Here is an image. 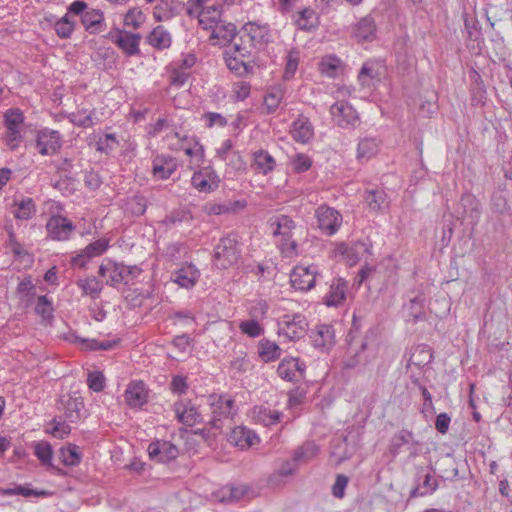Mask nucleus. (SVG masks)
<instances>
[{"instance_id":"13","label":"nucleus","mask_w":512,"mask_h":512,"mask_svg":"<svg viewBox=\"0 0 512 512\" xmlns=\"http://www.w3.org/2000/svg\"><path fill=\"white\" fill-rule=\"evenodd\" d=\"M318 226L328 235L334 234L341 224V215L333 208L320 206L316 210Z\"/></svg>"},{"instance_id":"20","label":"nucleus","mask_w":512,"mask_h":512,"mask_svg":"<svg viewBox=\"0 0 512 512\" xmlns=\"http://www.w3.org/2000/svg\"><path fill=\"white\" fill-rule=\"evenodd\" d=\"M224 59L228 69L239 77L252 73L254 66L246 58L232 54L231 51H224Z\"/></svg>"},{"instance_id":"8","label":"nucleus","mask_w":512,"mask_h":512,"mask_svg":"<svg viewBox=\"0 0 512 512\" xmlns=\"http://www.w3.org/2000/svg\"><path fill=\"white\" fill-rule=\"evenodd\" d=\"M36 147L41 155L55 154L62 147V137L56 130H41L37 136Z\"/></svg>"},{"instance_id":"3","label":"nucleus","mask_w":512,"mask_h":512,"mask_svg":"<svg viewBox=\"0 0 512 512\" xmlns=\"http://www.w3.org/2000/svg\"><path fill=\"white\" fill-rule=\"evenodd\" d=\"M24 123V114L19 108H10L4 114V124L6 127V144L11 150L18 147L22 140L21 128Z\"/></svg>"},{"instance_id":"61","label":"nucleus","mask_w":512,"mask_h":512,"mask_svg":"<svg viewBox=\"0 0 512 512\" xmlns=\"http://www.w3.org/2000/svg\"><path fill=\"white\" fill-rule=\"evenodd\" d=\"M53 427L49 431L54 437L64 438L65 435H68L71 432V427L69 424H66L65 421H58L56 418L52 420Z\"/></svg>"},{"instance_id":"52","label":"nucleus","mask_w":512,"mask_h":512,"mask_svg":"<svg viewBox=\"0 0 512 512\" xmlns=\"http://www.w3.org/2000/svg\"><path fill=\"white\" fill-rule=\"evenodd\" d=\"M283 98V91L280 88H273L264 98V104L268 113L276 111Z\"/></svg>"},{"instance_id":"14","label":"nucleus","mask_w":512,"mask_h":512,"mask_svg":"<svg viewBox=\"0 0 512 512\" xmlns=\"http://www.w3.org/2000/svg\"><path fill=\"white\" fill-rule=\"evenodd\" d=\"M141 35L124 30H117L115 35L111 36L112 41L127 55L134 56L140 53L139 43Z\"/></svg>"},{"instance_id":"25","label":"nucleus","mask_w":512,"mask_h":512,"mask_svg":"<svg viewBox=\"0 0 512 512\" xmlns=\"http://www.w3.org/2000/svg\"><path fill=\"white\" fill-rule=\"evenodd\" d=\"M199 278V271L192 264L182 267L173 274V281L184 288H191Z\"/></svg>"},{"instance_id":"55","label":"nucleus","mask_w":512,"mask_h":512,"mask_svg":"<svg viewBox=\"0 0 512 512\" xmlns=\"http://www.w3.org/2000/svg\"><path fill=\"white\" fill-rule=\"evenodd\" d=\"M108 247V240L102 238L90 243L84 248V250L91 258H93L102 255Z\"/></svg>"},{"instance_id":"31","label":"nucleus","mask_w":512,"mask_h":512,"mask_svg":"<svg viewBox=\"0 0 512 512\" xmlns=\"http://www.w3.org/2000/svg\"><path fill=\"white\" fill-rule=\"evenodd\" d=\"M242 35L248 40V42L261 43L265 41L267 36V29L265 26H260L255 23H246L241 29Z\"/></svg>"},{"instance_id":"12","label":"nucleus","mask_w":512,"mask_h":512,"mask_svg":"<svg viewBox=\"0 0 512 512\" xmlns=\"http://www.w3.org/2000/svg\"><path fill=\"white\" fill-rule=\"evenodd\" d=\"M173 410L176 414V418L183 425L192 427L197 423L204 422L201 413L192 405L191 401H178L174 403Z\"/></svg>"},{"instance_id":"21","label":"nucleus","mask_w":512,"mask_h":512,"mask_svg":"<svg viewBox=\"0 0 512 512\" xmlns=\"http://www.w3.org/2000/svg\"><path fill=\"white\" fill-rule=\"evenodd\" d=\"M373 335V332H370ZM369 333H367L360 344V348L357 349L354 354L349 357L343 363L344 369H354L359 366L366 365L371 361L370 356L366 353L369 350Z\"/></svg>"},{"instance_id":"36","label":"nucleus","mask_w":512,"mask_h":512,"mask_svg":"<svg viewBox=\"0 0 512 512\" xmlns=\"http://www.w3.org/2000/svg\"><path fill=\"white\" fill-rule=\"evenodd\" d=\"M253 156L254 163L252 166L255 167L256 170L264 175L274 170L275 160L267 151L258 150L254 152Z\"/></svg>"},{"instance_id":"47","label":"nucleus","mask_w":512,"mask_h":512,"mask_svg":"<svg viewBox=\"0 0 512 512\" xmlns=\"http://www.w3.org/2000/svg\"><path fill=\"white\" fill-rule=\"evenodd\" d=\"M386 193L383 190H370L366 192L365 200L372 210H381L386 203Z\"/></svg>"},{"instance_id":"34","label":"nucleus","mask_w":512,"mask_h":512,"mask_svg":"<svg viewBox=\"0 0 512 512\" xmlns=\"http://www.w3.org/2000/svg\"><path fill=\"white\" fill-rule=\"evenodd\" d=\"M433 360L432 348L428 345H418L410 356V363L417 367H424Z\"/></svg>"},{"instance_id":"10","label":"nucleus","mask_w":512,"mask_h":512,"mask_svg":"<svg viewBox=\"0 0 512 512\" xmlns=\"http://www.w3.org/2000/svg\"><path fill=\"white\" fill-rule=\"evenodd\" d=\"M178 448L169 441L157 440L148 446V454L152 460L161 463H168L178 456Z\"/></svg>"},{"instance_id":"38","label":"nucleus","mask_w":512,"mask_h":512,"mask_svg":"<svg viewBox=\"0 0 512 512\" xmlns=\"http://www.w3.org/2000/svg\"><path fill=\"white\" fill-rule=\"evenodd\" d=\"M59 457L65 466H77L81 462V452L79 446L68 444L59 450Z\"/></svg>"},{"instance_id":"30","label":"nucleus","mask_w":512,"mask_h":512,"mask_svg":"<svg viewBox=\"0 0 512 512\" xmlns=\"http://www.w3.org/2000/svg\"><path fill=\"white\" fill-rule=\"evenodd\" d=\"M297 369V358H284L278 365L277 373L284 380L298 382Z\"/></svg>"},{"instance_id":"6","label":"nucleus","mask_w":512,"mask_h":512,"mask_svg":"<svg viewBox=\"0 0 512 512\" xmlns=\"http://www.w3.org/2000/svg\"><path fill=\"white\" fill-rule=\"evenodd\" d=\"M275 224L276 230L273 232V234L282 236V252L286 253L287 255L295 253L297 244L295 241L290 240L291 231L295 227L294 221L286 215H281L276 218Z\"/></svg>"},{"instance_id":"64","label":"nucleus","mask_w":512,"mask_h":512,"mask_svg":"<svg viewBox=\"0 0 512 512\" xmlns=\"http://www.w3.org/2000/svg\"><path fill=\"white\" fill-rule=\"evenodd\" d=\"M450 422L451 418L447 413H440L436 417L435 428L439 433L446 434L449 430Z\"/></svg>"},{"instance_id":"39","label":"nucleus","mask_w":512,"mask_h":512,"mask_svg":"<svg viewBox=\"0 0 512 512\" xmlns=\"http://www.w3.org/2000/svg\"><path fill=\"white\" fill-rule=\"evenodd\" d=\"M378 142L375 138L361 139L357 147V159L368 160L378 152Z\"/></svg>"},{"instance_id":"45","label":"nucleus","mask_w":512,"mask_h":512,"mask_svg":"<svg viewBox=\"0 0 512 512\" xmlns=\"http://www.w3.org/2000/svg\"><path fill=\"white\" fill-rule=\"evenodd\" d=\"M75 29V22L70 19L68 14L59 19L55 25L54 30L56 34L62 39H68Z\"/></svg>"},{"instance_id":"9","label":"nucleus","mask_w":512,"mask_h":512,"mask_svg":"<svg viewBox=\"0 0 512 512\" xmlns=\"http://www.w3.org/2000/svg\"><path fill=\"white\" fill-rule=\"evenodd\" d=\"M315 280L316 268L314 266H296L290 274L292 287L300 291H308L313 288Z\"/></svg>"},{"instance_id":"51","label":"nucleus","mask_w":512,"mask_h":512,"mask_svg":"<svg viewBox=\"0 0 512 512\" xmlns=\"http://www.w3.org/2000/svg\"><path fill=\"white\" fill-rule=\"evenodd\" d=\"M145 21V15L139 8H131L127 11L124 18L126 26H131L134 29L139 28Z\"/></svg>"},{"instance_id":"33","label":"nucleus","mask_w":512,"mask_h":512,"mask_svg":"<svg viewBox=\"0 0 512 512\" xmlns=\"http://www.w3.org/2000/svg\"><path fill=\"white\" fill-rule=\"evenodd\" d=\"M319 452V447L311 441H307L299 446L293 454L294 462L297 464L307 463L312 460Z\"/></svg>"},{"instance_id":"46","label":"nucleus","mask_w":512,"mask_h":512,"mask_svg":"<svg viewBox=\"0 0 512 512\" xmlns=\"http://www.w3.org/2000/svg\"><path fill=\"white\" fill-rule=\"evenodd\" d=\"M15 205L16 209L13 213L17 219L28 220L35 214V204L31 198H26Z\"/></svg>"},{"instance_id":"57","label":"nucleus","mask_w":512,"mask_h":512,"mask_svg":"<svg viewBox=\"0 0 512 512\" xmlns=\"http://www.w3.org/2000/svg\"><path fill=\"white\" fill-rule=\"evenodd\" d=\"M292 165L295 172L301 173L310 169L312 160L309 156L299 153L293 158Z\"/></svg>"},{"instance_id":"58","label":"nucleus","mask_w":512,"mask_h":512,"mask_svg":"<svg viewBox=\"0 0 512 512\" xmlns=\"http://www.w3.org/2000/svg\"><path fill=\"white\" fill-rule=\"evenodd\" d=\"M358 246L364 247L365 244L364 243L356 244L355 247H349L346 244H341L338 246L337 251L340 254L345 255L347 257L348 261L350 262V264L352 265V264L357 263L359 260V258L357 256Z\"/></svg>"},{"instance_id":"40","label":"nucleus","mask_w":512,"mask_h":512,"mask_svg":"<svg viewBox=\"0 0 512 512\" xmlns=\"http://www.w3.org/2000/svg\"><path fill=\"white\" fill-rule=\"evenodd\" d=\"M258 353L265 362H269L280 357L281 349L272 341L261 340L258 346Z\"/></svg>"},{"instance_id":"7","label":"nucleus","mask_w":512,"mask_h":512,"mask_svg":"<svg viewBox=\"0 0 512 512\" xmlns=\"http://www.w3.org/2000/svg\"><path fill=\"white\" fill-rule=\"evenodd\" d=\"M280 328L279 333H283L290 340L301 338L307 326V322L304 316L295 314L292 317L284 315L279 322Z\"/></svg>"},{"instance_id":"22","label":"nucleus","mask_w":512,"mask_h":512,"mask_svg":"<svg viewBox=\"0 0 512 512\" xmlns=\"http://www.w3.org/2000/svg\"><path fill=\"white\" fill-rule=\"evenodd\" d=\"M229 442L241 449L249 448L259 441L258 436L245 427L234 428L229 435Z\"/></svg>"},{"instance_id":"11","label":"nucleus","mask_w":512,"mask_h":512,"mask_svg":"<svg viewBox=\"0 0 512 512\" xmlns=\"http://www.w3.org/2000/svg\"><path fill=\"white\" fill-rule=\"evenodd\" d=\"M234 400L225 399L223 396L211 403L212 418L208 421L213 429L222 428V419H228L233 415Z\"/></svg>"},{"instance_id":"32","label":"nucleus","mask_w":512,"mask_h":512,"mask_svg":"<svg viewBox=\"0 0 512 512\" xmlns=\"http://www.w3.org/2000/svg\"><path fill=\"white\" fill-rule=\"evenodd\" d=\"M147 39L151 46L159 50L168 48L171 45L170 33L163 26L154 28Z\"/></svg>"},{"instance_id":"63","label":"nucleus","mask_w":512,"mask_h":512,"mask_svg":"<svg viewBox=\"0 0 512 512\" xmlns=\"http://www.w3.org/2000/svg\"><path fill=\"white\" fill-rule=\"evenodd\" d=\"M347 484L348 477L343 474H338L335 483L332 486V495L339 499L343 498Z\"/></svg>"},{"instance_id":"59","label":"nucleus","mask_w":512,"mask_h":512,"mask_svg":"<svg viewBox=\"0 0 512 512\" xmlns=\"http://www.w3.org/2000/svg\"><path fill=\"white\" fill-rule=\"evenodd\" d=\"M240 329L244 334H247L250 337H257L263 331L260 324L256 320H248L242 322L240 324Z\"/></svg>"},{"instance_id":"26","label":"nucleus","mask_w":512,"mask_h":512,"mask_svg":"<svg viewBox=\"0 0 512 512\" xmlns=\"http://www.w3.org/2000/svg\"><path fill=\"white\" fill-rule=\"evenodd\" d=\"M192 185L200 192H211L218 187L219 180L215 174L201 171L195 172L191 179Z\"/></svg>"},{"instance_id":"15","label":"nucleus","mask_w":512,"mask_h":512,"mask_svg":"<svg viewBox=\"0 0 512 512\" xmlns=\"http://www.w3.org/2000/svg\"><path fill=\"white\" fill-rule=\"evenodd\" d=\"M47 231L53 240H67L74 230L73 223L65 217L53 216L46 225Z\"/></svg>"},{"instance_id":"16","label":"nucleus","mask_w":512,"mask_h":512,"mask_svg":"<svg viewBox=\"0 0 512 512\" xmlns=\"http://www.w3.org/2000/svg\"><path fill=\"white\" fill-rule=\"evenodd\" d=\"M76 394L62 395L58 402V409L64 410L65 418L72 423L80 419V410L84 406L82 398Z\"/></svg>"},{"instance_id":"5","label":"nucleus","mask_w":512,"mask_h":512,"mask_svg":"<svg viewBox=\"0 0 512 512\" xmlns=\"http://www.w3.org/2000/svg\"><path fill=\"white\" fill-rule=\"evenodd\" d=\"M330 113L336 124L342 128H355L360 122L356 110L346 101L334 103Z\"/></svg>"},{"instance_id":"53","label":"nucleus","mask_w":512,"mask_h":512,"mask_svg":"<svg viewBox=\"0 0 512 512\" xmlns=\"http://www.w3.org/2000/svg\"><path fill=\"white\" fill-rule=\"evenodd\" d=\"M341 61L334 56L323 58L320 62V70L329 77H334L340 67Z\"/></svg>"},{"instance_id":"48","label":"nucleus","mask_w":512,"mask_h":512,"mask_svg":"<svg viewBox=\"0 0 512 512\" xmlns=\"http://www.w3.org/2000/svg\"><path fill=\"white\" fill-rule=\"evenodd\" d=\"M299 65V51L292 49L288 52L286 57V65L284 70V79L289 80L293 78Z\"/></svg>"},{"instance_id":"60","label":"nucleus","mask_w":512,"mask_h":512,"mask_svg":"<svg viewBox=\"0 0 512 512\" xmlns=\"http://www.w3.org/2000/svg\"><path fill=\"white\" fill-rule=\"evenodd\" d=\"M192 220V215L189 211L185 210H176L172 212L167 218L165 219V223L167 225L169 224H177L182 222H189Z\"/></svg>"},{"instance_id":"23","label":"nucleus","mask_w":512,"mask_h":512,"mask_svg":"<svg viewBox=\"0 0 512 512\" xmlns=\"http://www.w3.org/2000/svg\"><path fill=\"white\" fill-rule=\"evenodd\" d=\"M376 25L371 16L359 20L353 29V37L358 41H371L375 36Z\"/></svg>"},{"instance_id":"42","label":"nucleus","mask_w":512,"mask_h":512,"mask_svg":"<svg viewBox=\"0 0 512 512\" xmlns=\"http://www.w3.org/2000/svg\"><path fill=\"white\" fill-rule=\"evenodd\" d=\"M236 36V26L233 23H226L225 21L219 20L215 22L211 38H222L227 41H231Z\"/></svg>"},{"instance_id":"56","label":"nucleus","mask_w":512,"mask_h":512,"mask_svg":"<svg viewBox=\"0 0 512 512\" xmlns=\"http://www.w3.org/2000/svg\"><path fill=\"white\" fill-rule=\"evenodd\" d=\"M88 387L94 392H101L105 387V377L100 371H93L88 374Z\"/></svg>"},{"instance_id":"44","label":"nucleus","mask_w":512,"mask_h":512,"mask_svg":"<svg viewBox=\"0 0 512 512\" xmlns=\"http://www.w3.org/2000/svg\"><path fill=\"white\" fill-rule=\"evenodd\" d=\"M77 284L84 295H90L92 298H97L102 290V283L96 277L81 279Z\"/></svg>"},{"instance_id":"18","label":"nucleus","mask_w":512,"mask_h":512,"mask_svg":"<svg viewBox=\"0 0 512 512\" xmlns=\"http://www.w3.org/2000/svg\"><path fill=\"white\" fill-rule=\"evenodd\" d=\"M184 9V4L177 0H160L155 6L153 15L157 21H167L179 15Z\"/></svg>"},{"instance_id":"35","label":"nucleus","mask_w":512,"mask_h":512,"mask_svg":"<svg viewBox=\"0 0 512 512\" xmlns=\"http://www.w3.org/2000/svg\"><path fill=\"white\" fill-rule=\"evenodd\" d=\"M347 283L344 279H336L330 287V293L326 298L328 306H336L345 300V290Z\"/></svg>"},{"instance_id":"27","label":"nucleus","mask_w":512,"mask_h":512,"mask_svg":"<svg viewBox=\"0 0 512 512\" xmlns=\"http://www.w3.org/2000/svg\"><path fill=\"white\" fill-rule=\"evenodd\" d=\"M81 22L90 34L99 33L104 22L103 12L96 9L86 11L81 16Z\"/></svg>"},{"instance_id":"17","label":"nucleus","mask_w":512,"mask_h":512,"mask_svg":"<svg viewBox=\"0 0 512 512\" xmlns=\"http://www.w3.org/2000/svg\"><path fill=\"white\" fill-rule=\"evenodd\" d=\"M125 401L131 408H140L148 401V390L144 382L133 381L125 391Z\"/></svg>"},{"instance_id":"1","label":"nucleus","mask_w":512,"mask_h":512,"mask_svg":"<svg viewBox=\"0 0 512 512\" xmlns=\"http://www.w3.org/2000/svg\"><path fill=\"white\" fill-rule=\"evenodd\" d=\"M240 256L241 251L238 246V239L233 233L220 239L214 249L213 255L216 266L221 269H227L231 265L237 263Z\"/></svg>"},{"instance_id":"41","label":"nucleus","mask_w":512,"mask_h":512,"mask_svg":"<svg viewBox=\"0 0 512 512\" xmlns=\"http://www.w3.org/2000/svg\"><path fill=\"white\" fill-rule=\"evenodd\" d=\"M413 436V432L406 429L396 433L391 439L389 447L390 453L394 457L397 456L400 453L402 446L408 445L412 441Z\"/></svg>"},{"instance_id":"54","label":"nucleus","mask_w":512,"mask_h":512,"mask_svg":"<svg viewBox=\"0 0 512 512\" xmlns=\"http://www.w3.org/2000/svg\"><path fill=\"white\" fill-rule=\"evenodd\" d=\"M35 311L43 319H50L53 317V307L51 301L46 295H41L37 299Z\"/></svg>"},{"instance_id":"37","label":"nucleus","mask_w":512,"mask_h":512,"mask_svg":"<svg viewBox=\"0 0 512 512\" xmlns=\"http://www.w3.org/2000/svg\"><path fill=\"white\" fill-rule=\"evenodd\" d=\"M248 491L249 488L246 485H227L220 491V500L222 502H238L247 495Z\"/></svg>"},{"instance_id":"49","label":"nucleus","mask_w":512,"mask_h":512,"mask_svg":"<svg viewBox=\"0 0 512 512\" xmlns=\"http://www.w3.org/2000/svg\"><path fill=\"white\" fill-rule=\"evenodd\" d=\"M298 468L297 462H294V458L286 460L280 463L277 470L270 476L272 482H276L278 477H288L295 473Z\"/></svg>"},{"instance_id":"43","label":"nucleus","mask_w":512,"mask_h":512,"mask_svg":"<svg viewBox=\"0 0 512 512\" xmlns=\"http://www.w3.org/2000/svg\"><path fill=\"white\" fill-rule=\"evenodd\" d=\"M296 24L301 30L310 31L318 25L316 13L311 8H305L299 13Z\"/></svg>"},{"instance_id":"29","label":"nucleus","mask_w":512,"mask_h":512,"mask_svg":"<svg viewBox=\"0 0 512 512\" xmlns=\"http://www.w3.org/2000/svg\"><path fill=\"white\" fill-rule=\"evenodd\" d=\"M291 134L295 141L307 143L313 136V129L308 119L299 118L294 121Z\"/></svg>"},{"instance_id":"28","label":"nucleus","mask_w":512,"mask_h":512,"mask_svg":"<svg viewBox=\"0 0 512 512\" xmlns=\"http://www.w3.org/2000/svg\"><path fill=\"white\" fill-rule=\"evenodd\" d=\"M34 454L43 465L48 466L50 469L54 470L58 474L62 473L61 469L55 467L52 464L53 449L49 442H47V441L35 442Z\"/></svg>"},{"instance_id":"2","label":"nucleus","mask_w":512,"mask_h":512,"mask_svg":"<svg viewBox=\"0 0 512 512\" xmlns=\"http://www.w3.org/2000/svg\"><path fill=\"white\" fill-rule=\"evenodd\" d=\"M109 272V280H107V284L110 286H116L122 282H127L128 277L136 278L138 277L142 269L137 266H127L123 263H115L109 261L107 264H101L99 267L100 276H105L106 273Z\"/></svg>"},{"instance_id":"62","label":"nucleus","mask_w":512,"mask_h":512,"mask_svg":"<svg viewBox=\"0 0 512 512\" xmlns=\"http://www.w3.org/2000/svg\"><path fill=\"white\" fill-rule=\"evenodd\" d=\"M423 303L424 300L419 297H415L414 299L411 300L410 309L414 323L425 319V313L422 311Z\"/></svg>"},{"instance_id":"4","label":"nucleus","mask_w":512,"mask_h":512,"mask_svg":"<svg viewBox=\"0 0 512 512\" xmlns=\"http://www.w3.org/2000/svg\"><path fill=\"white\" fill-rule=\"evenodd\" d=\"M414 482L415 486L411 489L409 498L430 495L438 488V481L426 467L419 466L416 468Z\"/></svg>"},{"instance_id":"50","label":"nucleus","mask_w":512,"mask_h":512,"mask_svg":"<svg viewBox=\"0 0 512 512\" xmlns=\"http://www.w3.org/2000/svg\"><path fill=\"white\" fill-rule=\"evenodd\" d=\"M240 42H235L228 51H231L232 54L239 55L241 58H249L252 53V49L255 47L253 43L248 42V40L241 35Z\"/></svg>"},{"instance_id":"19","label":"nucleus","mask_w":512,"mask_h":512,"mask_svg":"<svg viewBox=\"0 0 512 512\" xmlns=\"http://www.w3.org/2000/svg\"><path fill=\"white\" fill-rule=\"evenodd\" d=\"M177 164L171 156L158 155L153 159L152 173L154 177L165 180L176 170Z\"/></svg>"},{"instance_id":"24","label":"nucleus","mask_w":512,"mask_h":512,"mask_svg":"<svg viewBox=\"0 0 512 512\" xmlns=\"http://www.w3.org/2000/svg\"><path fill=\"white\" fill-rule=\"evenodd\" d=\"M334 329L331 325L320 324L316 326V331L312 336L315 347L329 349L334 343Z\"/></svg>"}]
</instances>
